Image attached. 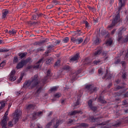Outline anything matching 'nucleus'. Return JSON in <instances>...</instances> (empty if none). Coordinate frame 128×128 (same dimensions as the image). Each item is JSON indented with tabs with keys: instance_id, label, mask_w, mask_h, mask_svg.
Masks as SVG:
<instances>
[{
	"instance_id": "f257e3e1",
	"label": "nucleus",
	"mask_w": 128,
	"mask_h": 128,
	"mask_svg": "<svg viewBox=\"0 0 128 128\" xmlns=\"http://www.w3.org/2000/svg\"><path fill=\"white\" fill-rule=\"evenodd\" d=\"M38 75H35L34 78H32V80L26 81L24 85L23 88H29V90H32V88H38L36 90V94H40L42 90V86H44V84H42L38 82Z\"/></svg>"
},
{
	"instance_id": "f03ea898",
	"label": "nucleus",
	"mask_w": 128,
	"mask_h": 128,
	"mask_svg": "<svg viewBox=\"0 0 128 128\" xmlns=\"http://www.w3.org/2000/svg\"><path fill=\"white\" fill-rule=\"evenodd\" d=\"M126 0H119L118 2V12L116 16V18L112 22V24L110 25L108 27V30H110L114 28V26L120 21V10L122 8H124V6H126Z\"/></svg>"
},
{
	"instance_id": "7ed1b4c3",
	"label": "nucleus",
	"mask_w": 128,
	"mask_h": 128,
	"mask_svg": "<svg viewBox=\"0 0 128 128\" xmlns=\"http://www.w3.org/2000/svg\"><path fill=\"white\" fill-rule=\"evenodd\" d=\"M22 115V111L20 110H16L14 113L13 114V120L12 122H10L8 123V126L10 128H12L14 124H18V120L20 118V116Z\"/></svg>"
},
{
	"instance_id": "20e7f679",
	"label": "nucleus",
	"mask_w": 128,
	"mask_h": 128,
	"mask_svg": "<svg viewBox=\"0 0 128 128\" xmlns=\"http://www.w3.org/2000/svg\"><path fill=\"white\" fill-rule=\"evenodd\" d=\"M8 110L4 114L3 117V119L0 122V124L2 128H7L6 126L8 125Z\"/></svg>"
},
{
	"instance_id": "39448f33",
	"label": "nucleus",
	"mask_w": 128,
	"mask_h": 128,
	"mask_svg": "<svg viewBox=\"0 0 128 128\" xmlns=\"http://www.w3.org/2000/svg\"><path fill=\"white\" fill-rule=\"evenodd\" d=\"M62 124V122L56 120V119H54L53 120H52L46 126V128H50L51 126H52L54 124V126H53L54 128H57L58 126H60Z\"/></svg>"
},
{
	"instance_id": "423d86ee",
	"label": "nucleus",
	"mask_w": 128,
	"mask_h": 128,
	"mask_svg": "<svg viewBox=\"0 0 128 128\" xmlns=\"http://www.w3.org/2000/svg\"><path fill=\"white\" fill-rule=\"evenodd\" d=\"M16 78H18V77L16 76V70H12L9 76L8 79L11 82H14Z\"/></svg>"
},
{
	"instance_id": "0eeeda50",
	"label": "nucleus",
	"mask_w": 128,
	"mask_h": 128,
	"mask_svg": "<svg viewBox=\"0 0 128 128\" xmlns=\"http://www.w3.org/2000/svg\"><path fill=\"white\" fill-rule=\"evenodd\" d=\"M30 62V58H28L26 60H22L16 66V68H22V66H24V64H28V62Z\"/></svg>"
},
{
	"instance_id": "6e6552de",
	"label": "nucleus",
	"mask_w": 128,
	"mask_h": 128,
	"mask_svg": "<svg viewBox=\"0 0 128 128\" xmlns=\"http://www.w3.org/2000/svg\"><path fill=\"white\" fill-rule=\"evenodd\" d=\"M71 41L74 42V44H82V42L84 41V39L82 38H74L72 37L71 38Z\"/></svg>"
},
{
	"instance_id": "1a4fd4ad",
	"label": "nucleus",
	"mask_w": 128,
	"mask_h": 128,
	"mask_svg": "<svg viewBox=\"0 0 128 128\" xmlns=\"http://www.w3.org/2000/svg\"><path fill=\"white\" fill-rule=\"evenodd\" d=\"M42 60H44L43 58L40 59L38 62H37L34 66H29L28 67V70L30 68H38L40 66V64L42 62Z\"/></svg>"
},
{
	"instance_id": "9d476101",
	"label": "nucleus",
	"mask_w": 128,
	"mask_h": 128,
	"mask_svg": "<svg viewBox=\"0 0 128 128\" xmlns=\"http://www.w3.org/2000/svg\"><path fill=\"white\" fill-rule=\"evenodd\" d=\"M102 51V48L98 47L97 48V50H96V52L93 54L92 57L96 58V56H98V54H100Z\"/></svg>"
},
{
	"instance_id": "9b49d317",
	"label": "nucleus",
	"mask_w": 128,
	"mask_h": 128,
	"mask_svg": "<svg viewBox=\"0 0 128 128\" xmlns=\"http://www.w3.org/2000/svg\"><path fill=\"white\" fill-rule=\"evenodd\" d=\"M42 112H34L32 114V118L33 120H36V118H38V116H42Z\"/></svg>"
},
{
	"instance_id": "f8f14e48",
	"label": "nucleus",
	"mask_w": 128,
	"mask_h": 128,
	"mask_svg": "<svg viewBox=\"0 0 128 128\" xmlns=\"http://www.w3.org/2000/svg\"><path fill=\"white\" fill-rule=\"evenodd\" d=\"M85 88L90 92H96V88H94L93 85H86Z\"/></svg>"
},
{
	"instance_id": "ddd939ff",
	"label": "nucleus",
	"mask_w": 128,
	"mask_h": 128,
	"mask_svg": "<svg viewBox=\"0 0 128 128\" xmlns=\"http://www.w3.org/2000/svg\"><path fill=\"white\" fill-rule=\"evenodd\" d=\"M80 59V54H76L74 56L72 57L70 60V62H76V60H78Z\"/></svg>"
},
{
	"instance_id": "4468645a",
	"label": "nucleus",
	"mask_w": 128,
	"mask_h": 128,
	"mask_svg": "<svg viewBox=\"0 0 128 128\" xmlns=\"http://www.w3.org/2000/svg\"><path fill=\"white\" fill-rule=\"evenodd\" d=\"M92 100H90L88 102V106L92 110H94V112H96V108L92 106Z\"/></svg>"
},
{
	"instance_id": "2eb2a0df",
	"label": "nucleus",
	"mask_w": 128,
	"mask_h": 128,
	"mask_svg": "<svg viewBox=\"0 0 128 128\" xmlns=\"http://www.w3.org/2000/svg\"><path fill=\"white\" fill-rule=\"evenodd\" d=\"M112 78V74H110V72H108V70H106V74L105 76L103 78Z\"/></svg>"
},
{
	"instance_id": "dca6fc26",
	"label": "nucleus",
	"mask_w": 128,
	"mask_h": 128,
	"mask_svg": "<svg viewBox=\"0 0 128 128\" xmlns=\"http://www.w3.org/2000/svg\"><path fill=\"white\" fill-rule=\"evenodd\" d=\"M78 114H82V111L80 110H75L72 112H69V116H76Z\"/></svg>"
},
{
	"instance_id": "f3484780",
	"label": "nucleus",
	"mask_w": 128,
	"mask_h": 128,
	"mask_svg": "<svg viewBox=\"0 0 128 128\" xmlns=\"http://www.w3.org/2000/svg\"><path fill=\"white\" fill-rule=\"evenodd\" d=\"M8 14V10H2V17L3 18H6V16Z\"/></svg>"
},
{
	"instance_id": "a211bd4d",
	"label": "nucleus",
	"mask_w": 128,
	"mask_h": 128,
	"mask_svg": "<svg viewBox=\"0 0 128 128\" xmlns=\"http://www.w3.org/2000/svg\"><path fill=\"white\" fill-rule=\"evenodd\" d=\"M24 76V72H22L20 75V77L18 79V84H20V82H22V80Z\"/></svg>"
},
{
	"instance_id": "6ab92c4d",
	"label": "nucleus",
	"mask_w": 128,
	"mask_h": 128,
	"mask_svg": "<svg viewBox=\"0 0 128 128\" xmlns=\"http://www.w3.org/2000/svg\"><path fill=\"white\" fill-rule=\"evenodd\" d=\"M93 40L94 44H98L100 42V38H98L97 37L95 39H94Z\"/></svg>"
},
{
	"instance_id": "aec40b11",
	"label": "nucleus",
	"mask_w": 128,
	"mask_h": 128,
	"mask_svg": "<svg viewBox=\"0 0 128 128\" xmlns=\"http://www.w3.org/2000/svg\"><path fill=\"white\" fill-rule=\"evenodd\" d=\"M106 46H111V44H112V38L108 40L106 42Z\"/></svg>"
},
{
	"instance_id": "412c9836",
	"label": "nucleus",
	"mask_w": 128,
	"mask_h": 128,
	"mask_svg": "<svg viewBox=\"0 0 128 128\" xmlns=\"http://www.w3.org/2000/svg\"><path fill=\"white\" fill-rule=\"evenodd\" d=\"M63 70H66V72H70V71L72 70V69H70V66L68 65L65 66L63 68Z\"/></svg>"
},
{
	"instance_id": "4be33fe9",
	"label": "nucleus",
	"mask_w": 128,
	"mask_h": 128,
	"mask_svg": "<svg viewBox=\"0 0 128 128\" xmlns=\"http://www.w3.org/2000/svg\"><path fill=\"white\" fill-rule=\"evenodd\" d=\"M120 74L121 75H122V78H124V80L126 78V72L124 70H122L121 72H120Z\"/></svg>"
},
{
	"instance_id": "5701e85b",
	"label": "nucleus",
	"mask_w": 128,
	"mask_h": 128,
	"mask_svg": "<svg viewBox=\"0 0 128 128\" xmlns=\"http://www.w3.org/2000/svg\"><path fill=\"white\" fill-rule=\"evenodd\" d=\"M6 104V102L4 100H3L2 102H0V104H1L0 108H4Z\"/></svg>"
},
{
	"instance_id": "b1692460",
	"label": "nucleus",
	"mask_w": 128,
	"mask_h": 128,
	"mask_svg": "<svg viewBox=\"0 0 128 128\" xmlns=\"http://www.w3.org/2000/svg\"><path fill=\"white\" fill-rule=\"evenodd\" d=\"M93 64H102V62L100 60H96V61H94L93 62Z\"/></svg>"
},
{
	"instance_id": "393cba45",
	"label": "nucleus",
	"mask_w": 128,
	"mask_h": 128,
	"mask_svg": "<svg viewBox=\"0 0 128 128\" xmlns=\"http://www.w3.org/2000/svg\"><path fill=\"white\" fill-rule=\"evenodd\" d=\"M100 102H101V104H105L106 101L104 100V98L100 96L98 98Z\"/></svg>"
},
{
	"instance_id": "a878e982",
	"label": "nucleus",
	"mask_w": 128,
	"mask_h": 128,
	"mask_svg": "<svg viewBox=\"0 0 128 128\" xmlns=\"http://www.w3.org/2000/svg\"><path fill=\"white\" fill-rule=\"evenodd\" d=\"M19 56L20 58H24L26 56V53H21L19 54Z\"/></svg>"
},
{
	"instance_id": "bb28decb",
	"label": "nucleus",
	"mask_w": 128,
	"mask_h": 128,
	"mask_svg": "<svg viewBox=\"0 0 128 128\" xmlns=\"http://www.w3.org/2000/svg\"><path fill=\"white\" fill-rule=\"evenodd\" d=\"M56 90H58V87L54 86V87L51 88L50 90V92H56Z\"/></svg>"
},
{
	"instance_id": "cd10ccee",
	"label": "nucleus",
	"mask_w": 128,
	"mask_h": 128,
	"mask_svg": "<svg viewBox=\"0 0 128 128\" xmlns=\"http://www.w3.org/2000/svg\"><path fill=\"white\" fill-rule=\"evenodd\" d=\"M52 58H50V59H48L46 61V64H50L52 62Z\"/></svg>"
},
{
	"instance_id": "c85d7f7f",
	"label": "nucleus",
	"mask_w": 128,
	"mask_h": 128,
	"mask_svg": "<svg viewBox=\"0 0 128 128\" xmlns=\"http://www.w3.org/2000/svg\"><path fill=\"white\" fill-rule=\"evenodd\" d=\"M30 108H34V106L32 104H30L27 106V110H30Z\"/></svg>"
},
{
	"instance_id": "c756f323",
	"label": "nucleus",
	"mask_w": 128,
	"mask_h": 128,
	"mask_svg": "<svg viewBox=\"0 0 128 128\" xmlns=\"http://www.w3.org/2000/svg\"><path fill=\"white\" fill-rule=\"evenodd\" d=\"M6 66V61H3L0 64V68H4Z\"/></svg>"
},
{
	"instance_id": "7c9ffc66",
	"label": "nucleus",
	"mask_w": 128,
	"mask_h": 128,
	"mask_svg": "<svg viewBox=\"0 0 128 128\" xmlns=\"http://www.w3.org/2000/svg\"><path fill=\"white\" fill-rule=\"evenodd\" d=\"M90 120H91V122H98V120H98V118H90Z\"/></svg>"
},
{
	"instance_id": "2f4dec72",
	"label": "nucleus",
	"mask_w": 128,
	"mask_h": 128,
	"mask_svg": "<svg viewBox=\"0 0 128 128\" xmlns=\"http://www.w3.org/2000/svg\"><path fill=\"white\" fill-rule=\"evenodd\" d=\"M80 104V99H78L77 102H76V103L75 104L74 106L76 108V106H78Z\"/></svg>"
},
{
	"instance_id": "473e14b6",
	"label": "nucleus",
	"mask_w": 128,
	"mask_h": 128,
	"mask_svg": "<svg viewBox=\"0 0 128 128\" xmlns=\"http://www.w3.org/2000/svg\"><path fill=\"white\" fill-rule=\"evenodd\" d=\"M60 60H58L55 63V66H60Z\"/></svg>"
},
{
	"instance_id": "72a5a7b5",
	"label": "nucleus",
	"mask_w": 128,
	"mask_h": 128,
	"mask_svg": "<svg viewBox=\"0 0 128 128\" xmlns=\"http://www.w3.org/2000/svg\"><path fill=\"white\" fill-rule=\"evenodd\" d=\"M98 72L99 74H104V72H102V68H100L98 70Z\"/></svg>"
},
{
	"instance_id": "f704fd0d",
	"label": "nucleus",
	"mask_w": 128,
	"mask_h": 128,
	"mask_svg": "<svg viewBox=\"0 0 128 128\" xmlns=\"http://www.w3.org/2000/svg\"><path fill=\"white\" fill-rule=\"evenodd\" d=\"M60 94L57 93L54 95V98H60Z\"/></svg>"
},
{
	"instance_id": "c9c22d12",
	"label": "nucleus",
	"mask_w": 128,
	"mask_h": 128,
	"mask_svg": "<svg viewBox=\"0 0 128 128\" xmlns=\"http://www.w3.org/2000/svg\"><path fill=\"white\" fill-rule=\"evenodd\" d=\"M68 37H66L65 38L64 40H63V42H68Z\"/></svg>"
},
{
	"instance_id": "e433bc0d",
	"label": "nucleus",
	"mask_w": 128,
	"mask_h": 128,
	"mask_svg": "<svg viewBox=\"0 0 128 128\" xmlns=\"http://www.w3.org/2000/svg\"><path fill=\"white\" fill-rule=\"evenodd\" d=\"M50 70H48L47 71V77L50 78Z\"/></svg>"
},
{
	"instance_id": "4c0bfd02",
	"label": "nucleus",
	"mask_w": 128,
	"mask_h": 128,
	"mask_svg": "<svg viewBox=\"0 0 128 128\" xmlns=\"http://www.w3.org/2000/svg\"><path fill=\"white\" fill-rule=\"evenodd\" d=\"M18 57H16V56L14 57V64H16V62H18Z\"/></svg>"
},
{
	"instance_id": "58836bf2",
	"label": "nucleus",
	"mask_w": 128,
	"mask_h": 128,
	"mask_svg": "<svg viewBox=\"0 0 128 128\" xmlns=\"http://www.w3.org/2000/svg\"><path fill=\"white\" fill-rule=\"evenodd\" d=\"M120 59H117L116 60L114 64H120Z\"/></svg>"
},
{
	"instance_id": "ea45409f",
	"label": "nucleus",
	"mask_w": 128,
	"mask_h": 128,
	"mask_svg": "<svg viewBox=\"0 0 128 128\" xmlns=\"http://www.w3.org/2000/svg\"><path fill=\"white\" fill-rule=\"evenodd\" d=\"M54 6L52 5H48L47 6V8H48V10L52 8H53Z\"/></svg>"
},
{
	"instance_id": "a19ab883",
	"label": "nucleus",
	"mask_w": 128,
	"mask_h": 128,
	"mask_svg": "<svg viewBox=\"0 0 128 128\" xmlns=\"http://www.w3.org/2000/svg\"><path fill=\"white\" fill-rule=\"evenodd\" d=\"M24 94V92H17L16 95L17 96H20V94Z\"/></svg>"
},
{
	"instance_id": "79ce46f5",
	"label": "nucleus",
	"mask_w": 128,
	"mask_h": 128,
	"mask_svg": "<svg viewBox=\"0 0 128 128\" xmlns=\"http://www.w3.org/2000/svg\"><path fill=\"white\" fill-rule=\"evenodd\" d=\"M121 64H122V66H124V65L126 64V62H121Z\"/></svg>"
},
{
	"instance_id": "37998d69",
	"label": "nucleus",
	"mask_w": 128,
	"mask_h": 128,
	"mask_svg": "<svg viewBox=\"0 0 128 128\" xmlns=\"http://www.w3.org/2000/svg\"><path fill=\"white\" fill-rule=\"evenodd\" d=\"M32 20H36V16H33L32 18Z\"/></svg>"
},
{
	"instance_id": "c03bdc74",
	"label": "nucleus",
	"mask_w": 128,
	"mask_h": 128,
	"mask_svg": "<svg viewBox=\"0 0 128 128\" xmlns=\"http://www.w3.org/2000/svg\"><path fill=\"white\" fill-rule=\"evenodd\" d=\"M102 56H106V52H104L102 53Z\"/></svg>"
},
{
	"instance_id": "a18cd8bd",
	"label": "nucleus",
	"mask_w": 128,
	"mask_h": 128,
	"mask_svg": "<svg viewBox=\"0 0 128 128\" xmlns=\"http://www.w3.org/2000/svg\"><path fill=\"white\" fill-rule=\"evenodd\" d=\"M68 124H72V120H70L68 121Z\"/></svg>"
},
{
	"instance_id": "49530a36",
	"label": "nucleus",
	"mask_w": 128,
	"mask_h": 128,
	"mask_svg": "<svg viewBox=\"0 0 128 128\" xmlns=\"http://www.w3.org/2000/svg\"><path fill=\"white\" fill-rule=\"evenodd\" d=\"M114 32H116V30H114L112 32H111L112 34H114Z\"/></svg>"
},
{
	"instance_id": "de8ad7c7",
	"label": "nucleus",
	"mask_w": 128,
	"mask_h": 128,
	"mask_svg": "<svg viewBox=\"0 0 128 128\" xmlns=\"http://www.w3.org/2000/svg\"><path fill=\"white\" fill-rule=\"evenodd\" d=\"M120 88H122V87H120V86H118L117 87V90H120Z\"/></svg>"
},
{
	"instance_id": "09e8293b",
	"label": "nucleus",
	"mask_w": 128,
	"mask_h": 128,
	"mask_svg": "<svg viewBox=\"0 0 128 128\" xmlns=\"http://www.w3.org/2000/svg\"><path fill=\"white\" fill-rule=\"evenodd\" d=\"M88 42V39L86 38V39L84 40V42L86 43V42Z\"/></svg>"
},
{
	"instance_id": "8fccbe9b",
	"label": "nucleus",
	"mask_w": 128,
	"mask_h": 128,
	"mask_svg": "<svg viewBox=\"0 0 128 128\" xmlns=\"http://www.w3.org/2000/svg\"><path fill=\"white\" fill-rule=\"evenodd\" d=\"M108 34L107 32H106V31H104V34H103L104 36H106V34Z\"/></svg>"
},
{
	"instance_id": "3c124183",
	"label": "nucleus",
	"mask_w": 128,
	"mask_h": 128,
	"mask_svg": "<svg viewBox=\"0 0 128 128\" xmlns=\"http://www.w3.org/2000/svg\"><path fill=\"white\" fill-rule=\"evenodd\" d=\"M116 82L117 84H119V83H120V80H116Z\"/></svg>"
},
{
	"instance_id": "603ef678",
	"label": "nucleus",
	"mask_w": 128,
	"mask_h": 128,
	"mask_svg": "<svg viewBox=\"0 0 128 128\" xmlns=\"http://www.w3.org/2000/svg\"><path fill=\"white\" fill-rule=\"evenodd\" d=\"M11 106H12V104H9L8 108H10Z\"/></svg>"
},
{
	"instance_id": "864d4df0",
	"label": "nucleus",
	"mask_w": 128,
	"mask_h": 128,
	"mask_svg": "<svg viewBox=\"0 0 128 128\" xmlns=\"http://www.w3.org/2000/svg\"><path fill=\"white\" fill-rule=\"evenodd\" d=\"M2 44V40H0V44Z\"/></svg>"
},
{
	"instance_id": "5fc2aeb1",
	"label": "nucleus",
	"mask_w": 128,
	"mask_h": 128,
	"mask_svg": "<svg viewBox=\"0 0 128 128\" xmlns=\"http://www.w3.org/2000/svg\"><path fill=\"white\" fill-rule=\"evenodd\" d=\"M88 22H86V26H88Z\"/></svg>"
},
{
	"instance_id": "6e6d98bb",
	"label": "nucleus",
	"mask_w": 128,
	"mask_h": 128,
	"mask_svg": "<svg viewBox=\"0 0 128 128\" xmlns=\"http://www.w3.org/2000/svg\"><path fill=\"white\" fill-rule=\"evenodd\" d=\"M12 34H16V32H14V31H12Z\"/></svg>"
},
{
	"instance_id": "4d7b16f0",
	"label": "nucleus",
	"mask_w": 128,
	"mask_h": 128,
	"mask_svg": "<svg viewBox=\"0 0 128 128\" xmlns=\"http://www.w3.org/2000/svg\"><path fill=\"white\" fill-rule=\"evenodd\" d=\"M50 114H52V112H50Z\"/></svg>"
},
{
	"instance_id": "13d9d810",
	"label": "nucleus",
	"mask_w": 128,
	"mask_h": 128,
	"mask_svg": "<svg viewBox=\"0 0 128 128\" xmlns=\"http://www.w3.org/2000/svg\"><path fill=\"white\" fill-rule=\"evenodd\" d=\"M2 52V50L1 49H0V52Z\"/></svg>"
},
{
	"instance_id": "bf43d9fd",
	"label": "nucleus",
	"mask_w": 128,
	"mask_h": 128,
	"mask_svg": "<svg viewBox=\"0 0 128 128\" xmlns=\"http://www.w3.org/2000/svg\"><path fill=\"white\" fill-rule=\"evenodd\" d=\"M2 96V92L0 93V96Z\"/></svg>"
},
{
	"instance_id": "052dcab7",
	"label": "nucleus",
	"mask_w": 128,
	"mask_h": 128,
	"mask_svg": "<svg viewBox=\"0 0 128 128\" xmlns=\"http://www.w3.org/2000/svg\"><path fill=\"white\" fill-rule=\"evenodd\" d=\"M98 124V126H100V124Z\"/></svg>"
},
{
	"instance_id": "680f3d73",
	"label": "nucleus",
	"mask_w": 128,
	"mask_h": 128,
	"mask_svg": "<svg viewBox=\"0 0 128 128\" xmlns=\"http://www.w3.org/2000/svg\"><path fill=\"white\" fill-rule=\"evenodd\" d=\"M62 102H64V100H62Z\"/></svg>"
},
{
	"instance_id": "e2e57ef3",
	"label": "nucleus",
	"mask_w": 128,
	"mask_h": 128,
	"mask_svg": "<svg viewBox=\"0 0 128 128\" xmlns=\"http://www.w3.org/2000/svg\"><path fill=\"white\" fill-rule=\"evenodd\" d=\"M52 101L54 102V100H52Z\"/></svg>"
},
{
	"instance_id": "0e129e2a",
	"label": "nucleus",
	"mask_w": 128,
	"mask_h": 128,
	"mask_svg": "<svg viewBox=\"0 0 128 128\" xmlns=\"http://www.w3.org/2000/svg\"><path fill=\"white\" fill-rule=\"evenodd\" d=\"M0 108H1L0 107Z\"/></svg>"
}]
</instances>
